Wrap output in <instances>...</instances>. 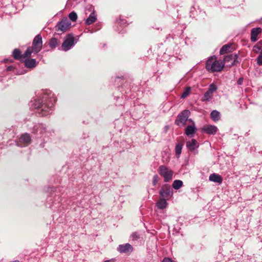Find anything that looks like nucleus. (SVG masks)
Returning <instances> with one entry per match:
<instances>
[{"instance_id": "obj_9", "label": "nucleus", "mask_w": 262, "mask_h": 262, "mask_svg": "<svg viewBox=\"0 0 262 262\" xmlns=\"http://www.w3.org/2000/svg\"><path fill=\"white\" fill-rule=\"evenodd\" d=\"M32 138L29 133H25L21 135L20 137L14 141L15 144L20 147H25L30 145Z\"/></svg>"}, {"instance_id": "obj_44", "label": "nucleus", "mask_w": 262, "mask_h": 262, "mask_svg": "<svg viewBox=\"0 0 262 262\" xmlns=\"http://www.w3.org/2000/svg\"><path fill=\"white\" fill-rule=\"evenodd\" d=\"M236 138H238L237 137V135L236 134L233 135V137H232V139H236Z\"/></svg>"}, {"instance_id": "obj_3", "label": "nucleus", "mask_w": 262, "mask_h": 262, "mask_svg": "<svg viewBox=\"0 0 262 262\" xmlns=\"http://www.w3.org/2000/svg\"><path fill=\"white\" fill-rule=\"evenodd\" d=\"M27 127L29 131L37 138H42L45 140L46 138L52 136L53 130L49 128L45 124L28 121L27 122Z\"/></svg>"}, {"instance_id": "obj_31", "label": "nucleus", "mask_w": 262, "mask_h": 262, "mask_svg": "<svg viewBox=\"0 0 262 262\" xmlns=\"http://www.w3.org/2000/svg\"><path fill=\"white\" fill-rule=\"evenodd\" d=\"M69 17L72 21H76L77 19V14L75 12L72 11L69 13Z\"/></svg>"}, {"instance_id": "obj_36", "label": "nucleus", "mask_w": 262, "mask_h": 262, "mask_svg": "<svg viewBox=\"0 0 262 262\" xmlns=\"http://www.w3.org/2000/svg\"><path fill=\"white\" fill-rule=\"evenodd\" d=\"M160 178L157 175H154L152 179V184L154 186H156L158 181H159Z\"/></svg>"}, {"instance_id": "obj_45", "label": "nucleus", "mask_w": 262, "mask_h": 262, "mask_svg": "<svg viewBox=\"0 0 262 262\" xmlns=\"http://www.w3.org/2000/svg\"><path fill=\"white\" fill-rule=\"evenodd\" d=\"M116 97V99H117V100H118V99H120V97H119V96H117V97Z\"/></svg>"}, {"instance_id": "obj_19", "label": "nucleus", "mask_w": 262, "mask_h": 262, "mask_svg": "<svg viewBox=\"0 0 262 262\" xmlns=\"http://www.w3.org/2000/svg\"><path fill=\"white\" fill-rule=\"evenodd\" d=\"M90 10L92 11L89 17L86 19L85 23L87 25L92 24L97 20L96 15L95 14L94 8L93 7H91Z\"/></svg>"}, {"instance_id": "obj_8", "label": "nucleus", "mask_w": 262, "mask_h": 262, "mask_svg": "<svg viewBox=\"0 0 262 262\" xmlns=\"http://www.w3.org/2000/svg\"><path fill=\"white\" fill-rule=\"evenodd\" d=\"M190 112L189 110H184L180 113L175 120V124L180 127L184 126L188 119Z\"/></svg>"}, {"instance_id": "obj_25", "label": "nucleus", "mask_w": 262, "mask_h": 262, "mask_svg": "<svg viewBox=\"0 0 262 262\" xmlns=\"http://www.w3.org/2000/svg\"><path fill=\"white\" fill-rule=\"evenodd\" d=\"M12 55L15 59H19L22 57L21 52L19 49H15L12 52Z\"/></svg>"}, {"instance_id": "obj_10", "label": "nucleus", "mask_w": 262, "mask_h": 262, "mask_svg": "<svg viewBox=\"0 0 262 262\" xmlns=\"http://www.w3.org/2000/svg\"><path fill=\"white\" fill-rule=\"evenodd\" d=\"M160 198L170 200L173 196V190L170 185L166 184L163 185L159 191Z\"/></svg>"}, {"instance_id": "obj_23", "label": "nucleus", "mask_w": 262, "mask_h": 262, "mask_svg": "<svg viewBox=\"0 0 262 262\" xmlns=\"http://www.w3.org/2000/svg\"><path fill=\"white\" fill-rule=\"evenodd\" d=\"M210 117L212 120L214 121H217L220 119L221 114L219 111L213 110L210 113Z\"/></svg>"}, {"instance_id": "obj_43", "label": "nucleus", "mask_w": 262, "mask_h": 262, "mask_svg": "<svg viewBox=\"0 0 262 262\" xmlns=\"http://www.w3.org/2000/svg\"><path fill=\"white\" fill-rule=\"evenodd\" d=\"M45 142H42L39 144V147L40 148H43L45 147Z\"/></svg>"}, {"instance_id": "obj_30", "label": "nucleus", "mask_w": 262, "mask_h": 262, "mask_svg": "<svg viewBox=\"0 0 262 262\" xmlns=\"http://www.w3.org/2000/svg\"><path fill=\"white\" fill-rule=\"evenodd\" d=\"M233 61L232 62V63L230 65L231 66H234L235 64H236L237 63H239L241 61V60L238 59L239 56H238V54L235 53V54H233Z\"/></svg>"}, {"instance_id": "obj_38", "label": "nucleus", "mask_w": 262, "mask_h": 262, "mask_svg": "<svg viewBox=\"0 0 262 262\" xmlns=\"http://www.w3.org/2000/svg\"><path fill=\"white\" fill-rule=\"evenodd\" d=\"M256 60L258 66H262V53L257 56Z\"/></svg>"}, {"instance_id": "obj_21", "label": "nucleus", "mask_w": 262, "mask_h": 262, "mask_svg": "<svg viewBox=\"0 0 262 262\" xmlns=\"http://www.w3.org/2000/svg\"><path fill=\"white\" fill-rule=\"evenodd\" d=\"M167 200L160 198V200L157 202L156 206L159 209H164L167 208L168 203Z\"/></svg>"}, {"instance_id": "obj_28", "label": "nucleus", "mask_w": 262, "mask_h": 262, "mask_svg": "<svg viewBox=\"0 0 262 262\" xmlns=\"http://www.w3.org/2000/svg\"><path fill=\"white\" fill-rule=\"evenodd\" d=\"M58 39L55 37L52 38L49 42V47L52 49L55 48L58 45Z\"/></svg>"}, {"instance_id": "obj_5", "label": "nucleus", "mask_w": 262, "mask_h": 262, "mask_svg": "<svg viewBox=\"0 0 262 262\" xmlns=\"http://www.w3.org/2000/svg\"><path fill=\"white\" fill-rule=\"evenodd\" d=\"M224 67V64L215 59L214 56L210 57L206 62V68L210 72H220Z\"/></svg>"}, {"instance_id": "obj_17", "label": "nucleus", "mask_w": 262, "mask_h": 262, "mask_svg": "<svg viewBox=\"0 0 262 262\" xmlns=\"http://www.w3.org/2000/svg\"><path fill=\"white\" fill-rule=\"evenodd\" d=\"M186 146L188 150L193 151L198 148L199 144L195 139H192L186 142Z\"/></svg>"}, {"instance_id": "obj_32", "label": "nucleus", "mask_w": 262, "mask_h": 262, "mask_svg": "<svg viewBox=\"0 0 262 262\" xmlns=\"http://www.w3.org/2000/svg\"><path fill=\"white\" fill-rule=\"evenodd\" d=\"M140 237V236L139 234L137 232L132 233L130 236V238L132 241H136L139 239Z\"/></svg>"}, {"instance_id": "obj_15", "label": "nucleus", "mask_w": 262, "mask_h": 262, "mask_svg": "<svg viewBox=\"0 0 262 262\" xmlns=\"http://www.w3.org/2000/svg\"><path fill=\"white\" fill-rule=\"evenodd\" d=\"M119 90H120L122 93L121 99H123L124 97L126 99L127 97H128L127 94L131 90L130 85L128 82H126L123 84V86L119 88Z\"/></svg>"}, {"instance_id": "obj_20", "label": "nucleus", "mask_w": 262, "mask_h": 262, "mask_svg": "<svg viewBox=\"0 0 262 262\" xmlns=\"http://www.w3.org/2000/svg\"><path fill=\"white\" fill-rule=\"evenodd\" d=\"M209 180L211 182L219 184H221L223 181L222 177L220 175L215 173H212L209 176Z\"/></svg>"}, {"instance_id": "obj_40", "label": "nucleus", "mask_w": 262, "mask_h": 262, "mask_svg": "<svg viewBox=\"0 0 262 262\" xmlns=\"http://www.w3.org/2000/svg\"><path fill=\"white\" fill-rule=\"evenodd\" d=\"M162 262H172V261L170 258L165 257L163 259Z\"/></svg>"}, {"instance_id": "obj_11", "label": "nucleus", "mask_w": 262, "mask_h": 262, "mask_svg": "<svg viewBox=\"0 0 262 262\" xmlns=\"http://www.w3.org/2000/svg\"><path fill=\"white\" fill-rule=\"evenodd\" d=\"M159 173L164 178V182H168L172 178L173 171L164 165H161L159 168Z\"/></svg>"}, {"instance_id": "obj_34", "label": "nucleus", "mask_w": 262, "mask_h": 262, "mask_svg": "<svg viewBox=\"0 0 262 262\" xmlns=\"http://www.w3.org/2000/svg\"><path fill=\"white\" fill-rule=\"evenodd\" d=\"M190 90H191V89L190 87H186L185 89L184 92L182 93V94L181 95V97L182 98H185L186 97H187L190 93Z\"/></svg>"}, {"instance_id": "obj_7", "label": "nucleus", "mask_w": 262, "mask_h": 262, "mask_svg": "<svg viewBox=\"0 0 262 262\" xmlns=\"http://www.w3.org/2000/svg\"><path fill=\"white\" fill-rule=\"evenodd\" d=\"M71 21L67 18H63L60 21L58 22L55 27L56 32L55 34H61L67 31L71 27Z\"/></svg>"}, {"instance_id": "obj_1", "label": "nucleus", "mask_w": 262, "mask_h": 262, "mask_svg": "<svg viewBox=\"0 0 262 262\" xmlns=\"http://www.w3.org/2000/svg\"><path fill=\"white\" fill-rule=\"evenodd\" d=\"M56 99L54 94L48 89L41 90L29 103L31 109L36 111L40 117L52 114L54 110Z\"/></svg>"}, {"instance_id": "obj_47", "label": "nucleus", "mask_w": 262, "mask_h": 262, "mask_svg": "<svg viewBox=\"0 0 262 262\" xmlns=\"http://www.w3.org/2000/svg\"><path fill=\"white\" fill-rule=\"evenodd\" d=\"M13 144V143H9V145H12V144Z\"/></svg>"}, {"instance_id": "obj_12", "label": "nucleus", "mask_w": 262, "mask_h": 262, "mask_svg": "<svg viewBox=\"0 0 262 262\" xmlns=\"http://www.w3.org/2000/svg\"><path fill=\"white\" fill-rule=\"evenodd\" d=\"M117 251L120 253H130L133 251V247L128 243L119 245L117 247Z\"/></svg>"}, {"instance_id": "obj_26", "label": "nucleus", "mask_w": 262, "mask_h": 262, "mask_svg": "<svg viewBox=\"0 0 262 262\" xmlns=\"http://www.w3.org/2000/svg\"><path fill=\"white\" fill-rule=\"evenodd\" d=\"M183 144L182 143H178L176 144L175 147L176 155L177 157H179L182 152Z\"/></svg>"}, {"instance_id": "obj_2", "label": "nucleus", "mask_w": 262, "mask_h": 262, "mask_svg": "<svg viewBox=\"0 0 262 262\" xmlns=\"http://www.w3.org/2000/svg\"><path fill=\"white\" fill-rule=\"evenodd\" d=\"M63 187L48 186L45 191L50 194L47 199L46 206L54 211L60 210L62 204V195L64 194Z\"/></svg>"}, {"instance_id": "obj_18", "label": "nucleus", "mask_w": 262, "mask_h": 262, "mask_svg": "<svg viewBox=\"0 0 262 262\" xmlns=\"http://www.w3.org/2000/svg\"><path fill=\"white\" fill-rule=\"evenodd\" d=\"M24 61L25 67L28 69H33L36 65L37 62L35 59L30 58V57H26Z\"/></svg>"}, {"instance_id": "obj_37", "label": "nucleus", "mask_w": 262, "mask_h": 262, "mask_svg": "<svg viewBox=\"0 0 262 262\" xmlns=\"http://www.w3.org/2000/svg\"><path fill=\"white\" fill-rule=\"evenodd\" d=\"M233 54L227 55L225 56L224 60L225 62H229L233 59Z\"/></svg>"}, {"instance_id": "obj_29", "label": "nucleus", "mask_w": 262, "mask_h": 262, "mask_svg": "<svg viewBox=\"0 0 262 262\" xmlns=\"http://www.w3.org/2000/svg\"><path fill=\"white\" fill-rule=\"evenodd\" d=\"M116 24L120 27L126 26L128 24H127V21L125 19L121 18V17L117 18Z\"/></svg>"}, {"instance_id": "obj_39", "label": "nucleus", "mask_w": 262, "mask_h": 262, "mask_svg": "<svg viewBox=\"0 0 262 262\" xmlns=\"http://www.w3.org/2000/svg\"><path fill=\"white\" fill-rule=\"evenodd\" d=\"M243 80H244V79L243 77L239 78L237 81V84L238 85H242L243 82Z\"/></svg>"}, {"instance_id": "obj_33", "label": "nucleus", "mask_w": 262, "mask_h": 262, "mask_svg": "<svg viewBox=\"0 0 262 262\" xmlns=\"http://www.w3.org/2000/svg\"><path fill=\"white\" fill-rule=\"evenodd\" d=\"M217 89V86L214 84L212 83L209 85L207 91L213 94V93L216 91Z\"/></svg>"}, {"instance_id": "obj_27", "label": "nucleus", "mask_w": 262, "mask_h": 262, "mask_svg": "<svg viewBox=\"0 0 262 262\" xmlns=\"http://www.w3.org/2000/svg\"><path fill=\"white\" fill-rule=\"evenodd\" d=\"M212 95H213V94L208 92V91H206L204 93V94L202 98V101L203 102L209 101L210 100V99L212 98Z\"/></svg>"}, {"instance_id": "obj_35", "label": "nucleus", "mask_w": 262, "mask_h": 262, "mask_svg": "<svg viewBox=\"0 0 262 262\" xmlns=\"http://www.w3.org/2000/svg\"><path fill=\"white\" fill-rule=\"evenodd\" d=\"M254 48L257 49V50L262 52V40L259 41L256 45L254 46Z\"/></svg>"}, {"instance_id": "obj_41", "label": "nucleus", "mask_w": 262, "mask_h": 262, "mask_svg": "<svg viewBox=\"0 0 262 262\" xmlns=\"http://www.w3.org/2000/svg\"><path fill=\"white\" fill-rule=\"evenodd\" d=\"M14 67L12 66H8L7 69H6V71H12L13 69H14Z\"/></svg>"}, {"instance_id": "obj_4", "label": "nucleus", "mask_w": 262, "mask_h": 262, "mask_svg": "<svg viewBox=\"0 0 262 262\" xmlns=\"http://www.w3.org/2000/svg\"><path fill=\"white\" fill-rule=\"evenodd\" d=\"M42 40L40 34L37 35L33 39L32 45L28 47L24 53V57H30L32 53L36 54L42 49Z\"/></svg>"}, {"instance_id": "obj_46", "label": "nucleus", "mask_w": 262, "mask_h": 262, "mask_svg": "<svg viewBox=\"0 0 262 262\" xmlns=\"http://www.w3.org/2000/svg\"><path fill=\"white\" fill-rule=\"evenodd\" d=\"M10 262H19V261L17 260H13V261H10Z\"/></svg>"}, {"instance_id": "obj_6", "label": "nucleus", "mask_w": 262, "mask_h": 262, "mask_svg": "<svg viewBox=\"0 0 262 262\" xmlns=\"http://www.w3.org/2000/svg\"><path fill=\"white\" fill-rule=\"evenodd\" d=\"M75 38L73 33L67 34L63 38V41L60 47V50L67 52L71 50L76 44Z\"/></svg>"}, {"instance_id": "obj_16", "label": "nucleus", "mask_w": 262, "mask_h": 262, "mask_svg": "<svg viewBox=\"0 0 262 262\" xmlns=\"http://www.w3.org/2000/svg\"><path fill=\"white\" fill-rule=\"evenodd\" d=\"M202 130L207 134L215 135L217 132L218 128L215 125H206L203 126Z\"/></svg>"}, {"instance_id": "obj_22", "label": "nucleus", "mask_w": 262, "mask_h": 262, "mask_svg": "<svg viewBox=\"0 0 262 262\" xmlns=\"http://www.w3.org/2000/svg\"><path fill=\"white\" fill-rule=\"evenodd\" d=\"M232 44L228 43L222 46L220 50V54L221 55H224L228 52H230L233 51L232 48Z\"/></svg>"}, {"instance_id": "obj_14", "label": "nucleus", "mask_w": 262, "mask_h": 262, "mask_svg": "<svg viewBox=\"0 0 262 262\" xmlns=\"http://www.w3.org/2000/svg\"><path fill=\"white\" fill-rule=\"evenodd\" d=\"M262 32V29L260 27H256L252 29L250 34V39L251 42H255L258 40V35Z\"/></svg>"}, {"instance_id": "obj_13", "label": "nucleus", "mask_w": 262, "mask_h": 262, "mask_svg": "<svg viewBox=\"0 0 262 262\" xmlns=\"http://www.w3.org/2000/svg\"><path fill=\"white\" fill-rule=\"evenodd\" d=\"M189 121L192 122V124L186 126L184 133L186 136L191 137L194 134L197 129L194 122L191 119H189Z\"/></svg>"}, {"instance_id": "obj_24", "label": "nucleus", "mask_w": 262, "mask_h": 262, "mask_svg": "<svg viewBox=\"0 0 262 262\" xmlns=\"http://www.w3.org/2000/svg\"><path fill=\"white\" fill-rule=\"evenodd\" d=\"M183 185L182 181L180 180H176L173 182L172 188L175 190H178L181 188Z\"/></svg>"}, {"instance_id": "obj_42", "label": "nucleus", "mask_w": 262, "mask_h": 262, "mask_svg": "<svg viewBox=\"0 0 262 262\" xmlns=\"http://www.w3.org/2000/svg\"><path fill=\"white\" fill-rule=\"evenodd\" d=\"M194 10V7H192V8H191V10H190V16L194 17V14H193Z\"/></svg>"}]
</instances>
